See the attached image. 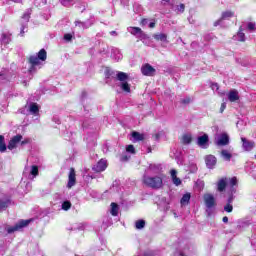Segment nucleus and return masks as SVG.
Instances as JSON below:
<instances>
[{
  "label": "nucleus",
  "mask_w": 256,
  "mask_h": 256,
  "mask_svg": "<svg viewBox=\"0 0 256 256\" xmlns=\"http://www.w3.org/2000/svg\"><path fill=\"white\" fill-rule=\"evenodd\" d=\"M197 145L201 147L202 149H207L209 147V136L207 134H204L197 139Z\"/></svg>",
  "instance_id": "nucleus-10"
},
{
  "label": "nucleus",
  "mask_w": 256,
  "mask_h": 256,
  "mask_svg": "<svg viewBox=\"0 0 256 256\" xmlns=\"http://www.w3.org/2000/svg\"><path fill=\"white\" fill-rule=\"evenodd\" d=\"M121 59H123V55L118 54V56H117L116 60H117V61H119V60H121Z\"/></svg>",
  "instance_id": "nucleus-48"
},
{
  "label": "nucleus",
  "mask_w": 256,
  "mask_h": 256,
  "mask_svg": "<svg viewBox=\"0 0 256 256\" xmlns=\"http://www.w3.org/2000/svg\"><path fill=\"white\" fill-rule=\"evenodd\" d=\"M228 203H233V197H230V198L228 199Z\"/></svg>",
  "instance_id": "nucleus-50"
},
{
  "label": "nucleus",
  "mask_w": 256,
  "mask_h": 256,
  "mask_svg": "<svg viewBox=\"0 0 256 256\" xmlns=\"http://www.w3.org/2000/svg\"><path fill=\"white\" fill-rule=\"evenodd\" d=\"M224 211H226V213H231V211H233V205L227 204V205L224 207Z\"/></svg>",
  "instance_id": "nucleus-39"
},
{
  "label": "nucleus",
  "mask_w": 256,
  "mask_h": 256,
  "mask_svg": "<svg viewBox=\"0 0 256 256\" xmlns=\"http://www.w3.org/2000/svg\"><path fill=\"white\" fill-rule=\"evenodd\" d=\"M225 109H227V104L222 103L221 107H220V113H223V111H225Z\"/></svg>",
  "instance_id": "nucleus-43"
},
{
  "label": "nucleus",
  "mask_w": 256,
  "mask_h": 256,
  "mask_svg": "<svg viewBox=\"0 0 256 256\" xmlns=\"http://www.w3.org/2000/svg\"><path fill=\"white\" fill-rule=\"evenodd\" d=\"M62 209L64 211H69L71 209V202L70 201H65L62 203Z\"/></svg>",
  "instance_id": "nucleus-34"
},
{
  "label": "nucleus",
  "mask_w": 256,
  "mask_h": 256,
  "mask_svg": "<svg viewBox=\"0 0 256 256\" xmlns=\"http://www.w3.org/2000/svg\"><path fill=\"white\" fill-rule=\"evenodd\" d=\"M29 19H30L29 12L24 13V15L22 16V27H21V31H20L21 37H23V35H25V29L27 28V23H29Z\"/></svg>",
  "instance_id": "nucleus-13"
},
{
  "label": "nucleus",
  "mask_w": 256,
  "mask_h": 256,
  "mask_svg": "<svg viewBox=\"0 0 256 256\" xmlns=\"http://www.w3.org/2000/svg\"><path fill=\"white\" fill-rule=\"evenodd\" d=\"M117 79L118 81H121L119 87L122 91H125V93H131V86L127 83V79H129L127 73L117 72Z\"/></svg>",
  "instance_id": "nucleus-3"
},
{
  "label": "nucleus",
  "mask_w": 256,
  "mask_h": 256,
  "mask_svg": "<svg viewBox=\"0 0 256 256\" xmlns=\"http://www.w3.org/2000/svg\"><path fill=\"white\" fill-rule=\"evenodd\" d=\"M128 31L132 35H138L140 41H143V43H145V41H147V39H149V36H147V34H145L143 32V30H141V28H139V27H130V28H128Z\"/></svg>",
  "instance_id": "nucleus-7"
},
{
  "label": "nucleus",
  "mask_w": 256,
  "mask_h": 256,
  "mask_svg": "<svg viewBox=\"0 0 256 256\" xmlns=\"http://www.w3.org/2000/svg\"><path fill=\"white\" fill-rule=\"evenodd\" d=\"M0 41L4 45H9L11 43V34L10 33H2L0 36Z\"/></svg>",
  "instance_id": "nucleus-20"
},
{
  "label": "nucleus",
  "mask_w": 256,
  "mask_h": 256,
  "mask_svg": "<svg viewBox=\"0 0 256 256\" xmlns=\"http://www.w3.org/2000/svg\"><path fill=\"white\" fill-rule=\"evenodd\" d=\"M19 143L21 145H27V143H29V139L23 140V136H21V134H17L10 139L8 143V149L10 151H13V149H17V145H19Z\"/></svg>",
  "instance_id": "nucleus-4"
},
{
  "label": "nucleus",
  "mask_w": 256,
  "mask_h": 256,
  "mask_svg": "<svg viewBox=\"0 0 256 256\" xmlns=\"http://www.w3.org/2000/svg\"><path fill=\"white\" fill-rule=\"evenodd\" d=\"M107 169V160L101 159L95 166H94V171L97 173H101Z\"/></svg>",
  "instance_id": "nucleus-15"
},
{
  "label": "nucleus",
  "mask_w": 256,
  "mask_h": 256,
  "mask_svg": "<svg viewBox=\"0 0 256 256\" xmlns=\"http://www.w3.org/2000/svg\"><path fill=\"white\" fill-rule=\"evenodd\" d=\"M153 38H154L156 41H162V43L167 42V34H164V33L154 34V35H153Z\"/></svg>",
  "instance_id": "nucleus-25"
},
{
  "label": "nucleus",
  "mask_w": 256,
  "mask_h": 256,
  "mask_svg": "<svg viewBox=\"0 0 256 256\" xmlns=\"http://www.w3.org/2000/svg\"><path fill=\"white\" fill-rule=\"evenodd\" d=\"M64 39L65 41H71V39H73V36L71 34H65Z\"/></svg>",
  "instance_id": "nucleus-42"
},
{
  "label": "nucleus",
  "mask_w": 256,
  "mask_h": 256,
  "mask_svg": "<svg viewBox=\"0 0 256 256\" xmlns=\"http://www.w3.org/2000/svg\"><path fill=\"white\" fill-rule=\"evenodd\" d=\"M135 228L136 229H144L145 228V220H137L135 222Z\"/></svg>",
  "instance_id": "nucleus-32"
},
{
  "label": "nucleus",
  "mask_w": 256,
  "mask_h": 256,
  "mask_svg": "<svg viewBox=\"0 0 256 256\" xmlns=\"http://www.w3.org/2000/svg\"><path fill=\"white\" fill-rule=\"evenodd\" d=\"M242 141V147L244 149V151H252L253 147H255V142L253 141H249L246 138H241Z\"/></svg>",
  "instance_id": "nucleus-14"
},
{
  "label": "nucleus",
  "mask_w": 256,
  "mask_h": 256,
  "mask_svg": "<svg viewBox=\"0 0 256 256\" xmlns=\"http://www.w3.org/2000/svg\"><path fill=\"white\" fill-rule=\"evenodd\" d=\"M7 151V145L5 144V137L0 135V152L5 153Z\"/></svg>",
  "instance_id": "nucleus-27"
},
{
  "label": "nucleus",
  "mask_w": 256,
  "mask_h": 256,
  "mask_svg": "<svg viewBox=\"0 0 256 256\" xmlns=\"http://www.w3.org/2000/svg\"><path fill=\"white\" fill-rule=\"evenodd\" d=\"M217 187H218V191L220 192L225 191V187H227V178H221L218 181Z\"/></svg>",
  "instance_id": "nucleus-21"
},
{
  "label": "nucleus",
  "mask_w": 256,
  "mask_h": 256,
  "mask_svg": "<svg viewBox=\"0 0 256 256\" xmlns=\"http://www.w3.org/2000/svg\"><path fill=\"white\" fill-rule=\"evenodd\" d=\"M229 143V135L227 133H222L216 138V145L219 147H225Z\"/></svg>",
  "instance_id": "nucleus-9"
},
{
  "label": "nucleus",
  "mask_w": 256,
  "mask_h": 256,
  "mask_svg": "<svg viewBox=\"0 0 256 256\" xmlns=\"http://www.w3.org/2000/svg\"><path fill=\"white\" fill-rule=\"evenodd\" d=\"M170 175H171L173 184L176 185V187H179V185H181L182 181H181V178L177 177V170L172 169L170 171Z\"/></svg>",
  "instance_id": "nucleus-19"
},
{
  "label": "nucleus",
  "mask_w": 256,
  "mask_h": 256,
  "mask_svg": "<svg viewBox=\"0 0 256 256\" xmlns=\"http://www.w3.org/2000/svg\"><path fill=\"white\" fill-rule=\"evenodd\" d=\"M75 183H76L75 169L71 168L68 176V184H67L68 189H71V187H74Z\"/></svg>",
  "instance_id": "nucleus-18"
},
{
  "label": "nucleus",
  "mask_w": 256,
  "mask_h": 256,
  "mask_svg": "<svg viewBox=\"0 0 256 256\" xmlns=\"http://www.w3.org/2000/svg\"><path fill=\"white\" fill-rule=\"evenodd\" d=\"M229 185L231 187H235V185H237V178L236 177H233L229 180Z\"/></svg>",
  "instance_id": "nucleus-38"
},
{
  "label": "nucleus",
  "mask_w": 256,
  "mask_h": 256,
  "mask_svg": "<svg viewBox=\"0 0 256 256\" xmlns=\"http://www.w3.org/2000/svg\"><path fill=\"white\" fill-rule=\"evenodd\" d=\"M126 151L127 153H131L132 155H135V146L133 145L126 146Z\"/></svg>",
  "instance_id": "nucleus-35"
},
{
  "label": "nucleus",
  "mask_w": 256,
  "mask_h": 256,
  "mask_svg": "<svg viewBox=\"0 0 256 256\" xmlns=\"http://www.w3.org/2000/svg\"><path fill=\"white\" fill-rule=\"evenodd\" d=\"M227 97L230 103H235L236 101H239V91L232 89L227 94Z\"/></svg>",
  "instance_id": "nucleus-16"
},
{
  "label": "nucleus",
  "mask_w": 256,
  "mask_h": 256,
  "mask_svg": "<svg viewBox=\"0 0 256 256\" xmlns=\"http://www.w3.org/2000/svg\"><path fill=\"white\" fill-rule=\"evenodd\" d=\"M61 4L64 7H69V6L73 5V0H61Z\"/></svg>",
  "instance_id": "nucleus-36"
},
{
  "label": "nucleus",
  "mask_w": 256,
  "mask_h": 256,
  "mask_svg": "<svg viewBox=\"0 0 256 256\" xmlns=\"http://www.w3.org/2000/svg\"><path fill=\"white\" fill-rule=\"evenodd\" d=\"M184 103H189V100L184 101Z\"/></svg>",
  "instance_id": "nucleus-52"
},
{
  "label": "nucleus",
  "mask_w": 256,
  "mask_h": 256,
  "mask_svg": "<svg viewBox=\"0 0 256 256\" xmlns=\"http://www.w3.org/2000/svg\"><path fill=\"white\" fill-rule=\"evenodd\" d=\"M192 171H193V173H195V171H197V166L196 165L192 166Z\"/></svg>",
  "instance_id": "nucleus-49"
},
{
  "label": "nucleus",
  "mask_w": 256,
  "mask_h": 256,
  "mask_svg": "<svg viewBox=\"0 0 256 256\" xmlns=\"http://www.w3.org/2000/svg\"><path fill=\"white\" fill-rule=\"evenodd\" d=\"M141 23H142V25H147L149 23V20L148 19H143Z\"/></svg>",
  "instance_id": "nucleus-46"
},
{
  "label": "nucleus",
  "mask_w": 256,
  "mask_h": 256,
  "mask_svg": "<svg viewBox=\"0 0 256 256\" xmlns=\"http://www.w3.org/2000/svg\"><path fill=\"white\" fill-rule=\"evenodd\" d=\"M234 41H245V33H243V29L240 28L237 35L233 36Z\"/></svg>",
  "instance_id": "nucleus-24"
},
{
  "label": "nucleus",
  "mask_w": 256,
  "mask_h": 256,
  "mask_svg": "<svg viewBox=\"0 0 256 256\" xmlns=\"http://www.w3.org/2000/svg\"><path fill=\"white\" fill-rule=\"evenodd\" d=\"M248 29H249V31L255 30V23H253V22L248 23Z\"/></svg>",
  "instance_id": "nucleus-41"
},
{
  "label": "nucleus",
  "mask_w": 256,
  "mask_h": 256,
  "mask_svg": "<svg viewBox=\"0 0 256 256\" xmlns=\"http://www.w3.org/2000/svg\"><path fill=\"white\" fill-rule=\"evenodd\" d=\"M143 183L144 185H147V187H151L152 189H161V187H163V178L161 176H144Z\"/></svg>",
  "instance_id": "nucleus-2"
},
{
  "label": "nucleus",
  "mask_w": 256,
  "mask_h": 256,
  "mask_svg": "<svg viewBox=\"0 0 256 256\" xmlns=\"http://www.w3.org/2000/svg\"><path fill=\"white\" fill-rule=\"evenodd\" d=\"M129 159H130V156L127 157V155H123L121 158L122 161H129Z\"/></svg>",
  "instance_id": "nucleus-44"
},
{
  "label": "nucleus",
  "mask_w": 256,
  "mask_h": 256,
  "mask_svg": "<svg viewBox=\"0 0 256 256\" xmlns=\"http://www.w3.org/2000/svg\"><path fill=\"white\" fill-rule=\"evenodd\" d=\"M132 137L134 141H143V139H145V135L139 132H132Z\"/></svg>",
  "instance_id": "nucleus-28"
},
{
  "label": "nucleus",
  "mask_w": 256,
  "mask_h": 256,
  "mask_svg": "<svg viewBox=\"0 0 256 256\" xmlns=\"http://www.w3.org/2000/svg\"><path fill=\"white\" fill-rule=\"evenodd\" d=\"M149 27H150V29H153L155 27V22H150Z\"/></svg>",
  "instance_id": "nucleus-47"
},
{
  "label": "nucleus",
  "mask_w": 256,
  "mask_h": 256,
  "mask_svg": "<svg viewBox=\"0 0 256 256\" xmlns=\"http://www.w3.org/2000/svg\"><path fill=\"white\" fill-rule=\"evenodd\" d=\"M221 155H222L224 161H231L232 155H231V153L229 151L222 150L221 151Z\"/></svg>",
  "instance_id": "nucleus-30"
},
{
  "label": "nucleus",
  "mask_w": 256,
  "mask_h": 256,
  "mask_svg": "<svg viewBox=\"0 0 256 256\" xmlns=\"http://www.w3.org/2000/svg\"><path fill=\"white\" fill-rule=\"evenodd\" d=\"M141 71L147 77H153L156 72L155 68H153V66H151L150 64H145L144 66H142Z\"/></svg>",
  "instance_id": "nucleus-11"
},
{
  "label": "nucleus",
  "mask_w": 256,
  "mask_h": 256,
  "mask_svg": "<svg viewBox=\"0 0 256 256\" xmlns=\"http://www.w3.org/2000/svg\"><path fill=\"white\" fill-rule=\"evenodd\" d=\"M110 34H111V35H117V32L111 31Z\"/></svg>",
  "instance_id": "nucleus-51"
},
{
  "label": "nucleus",
  "mask_w": 256,
  "mask_h": 256,
  "mask_svg": "<svg viewBox=\"0 0 256 256\" xmlns=\"http://www.w3.org/2000/svg\"><path fill=\"white\" fill-rule=\"evenodd\" d=\"M191 141H193L191 134H184L182 136V142L184 143V145H189V143H191Z\"/></svg>",
  "instance_id": "nucleus-29"
},
{
  "label": "nucleus",
  "mask_w": 256,
  "mask_h": 256,
  "mask_svg": "<svg viewBox=\"0 0 256 256\" xmlns=\"http://www.w3.org/2000/svg\"><path fill=\"white\" fill-rule=\"evenodd\" d=\"M189 201H191V194L189 193H186L182 196L181 200H180V203L183 206L185 205H189Z\"/></svg>",
  "instance_id": "nucleus-26"
},
{
  "label": "nucleus",
  "mask_w": 256,
  "mask_h": 256,
  "mask_svg": "<svg viewBox=\"0 0 256 256\" xmlns=\"http://www.w3.org/2000/svg\"><path fill=\"white\" fill-rule=\"evenodd\" d=\"M76 27H83L84 29H87L89 27H91V25H93V23H85V22H81V21H76Z\"/></svg>",
  "instance_id": "nucleus-31"
},
{
  "label": "nucleus",
  "mask_w": 256,
  "mask_h": 256,
  "mask_svg": "<svg viewBox=\"0 0 256 256\" xmlns=\"http://www.w3.org/2000/svg\"><path fill=\"white\" fill-rule=\"evenodd\" d=\"M205 163L208 169H214L217 165V158L213 155H208L205 157Z\"/></svg>",
  "instance_id": "nucleus-12"
},
{
  "label": "nucleus",
  "mask_w": 256,
  "mask_h": 256,
  "mask_svg": "<svg viewBox=\"0 0 256 256\" xmlns=\"http://www.w3.org/2000/svg\"><path fill=\"white\" fill-rule=\"evenodd\" d=\"M204 203L207 208L206 212L208 213V215H211L210 209H213V207H215L216 205L215 196H213V194H205Z\"/></svg>",
  "instance_id": "nucleus-6"
},
{
  "label": "nucleus",
  "mask_w": 256,
  "mask_h": 256,
  "mask_svg": "<svg viewBox=\"0 0 256 256\" xmlns=\"http://www.w3.org/2000/svg\"><path fill=\"white\" fill-rule=\"evenodd\" d=\"M233 15L234 13L231 11L223 12L221 18L214 22V27H218V25H221V21H223L224 19H231Z\"/></svg>",
  "instance_id": "nucleus-17"
},
{
  "label": "nucleus",
  "mask_w": 256,
  "mask_h": 256,
  "mask_svg": "<svg viewBox=\"0 0 256 256\" xmlns=\"http://www.w3.org/2000/svg\"><path fill=\"white\" fill-rule=\"evenodd\" d=\"M211 89H212L213 91H219V84L213 83V84L211 85Z\"/></svg>",
  "instance_id": "nucleus-40"
},
{
  "label": "nucleus",
  "mask_w": 256,
  "mask_h": 256,
  "mask_svg": "<svg viewBox=\"0 0 256 256\" xmlns=\"http://www.w3.org/2000/svg\"><path fill=\"white\" fill-rule=\"evenodd\" d=\"M110 213L113 215V217H117V215H119V205H117V203H111Z\"/></svg>",
  "instance_id": "nucleus-23"
},
{
  "label": "nucleus",
  "mask_w": 256,
  "mask_h": 256,
  "mask_svg": "<svg viewBox=\"0 0 256 256\" xmlns=\"http://www.w3.org/2000/svg\"><path fill=\"white\" fill-rule=\"evenodd\" d=\"M7 205H9L8 201L0 200V211H3V209H6Z\"/></svg>",
  "instance_id": "nucleus-37"
},
{
  "label": "nucleus",
  "mask_w": 256,
  "mask_h": 256,
  "mask_svg": "<svg viewBox=\"0 0 256 256\" xmlns=\"http://www.w3.org/2000/svg\"><path fill=\"white\" fill-rule=\"evenodd\" d=\"M23 175L28 177V179H35L37 175H39V166L32 165V166H25Z\"/></svg>",
  "instance_id": "nucleus-5"
},
{
  "label": "nucleus",
  "mask_w": 256,
  "mask_h": 256,
  "mask_svg": "<svg viewBox=\"0 0 256 256\" xmlns=\"http://www.w3.org/2000/svg\"><path fill=\"white\" fill-rule=\"evenodd\" d=\"M222 221L223 223H229V218L227 216H224Z\"/></svg>",
  "instance_id": "nucleus-45"
},
{
  "label": "nucleus",
  "mask_w": 256,
  "mask_h": 256,
  "mask_svg": "<svg viewBox=\"0 0 256 256\" xmlns=\"http://www.w3.org/2000/svg\"><path fill=\"white\" fill-rule=\"evenodd\" d=\"M47 60V51L45 49H41L37 55H32L29 57V63L31 67L29 68L30 73H34V71L41 69V65H43V61Z\"/></svg>",
  "instance_id": "nucleus-1"
},
{
  "label": "nucleus",
  "mask_w": 256,
  "mask_h": 256,
  "mask_svg": "<svg viewBox=\"0 0 256 256\" xmlns=\"http://www.w3.org/2000/svg\"><path fill=\"white\" fill-rule=\"evenodd\" d=\"M31 223V220H20L15 226H11L7 228V233H15V231H21L23 227H27Z\"/></svg>",
  "instance_id": "nucleus-8"
},
{
  "label": "nucleus",
  "mask_w": 256,
  "mask_h": 256,
  "mask_svg": "<svg viewBox=\"0 0 256 256\" xmlns=\"http://www.w3.org/2000/svg\"><path fill=\"white\" fill-rule=\"evenodd\" d=\"M174 11L177 13H184L185 12V4H179L175 7Z\"/></svg>",
  "instance_id": "nucleus-33"
},
{
  "label": "nucleus",
  "mask_w": 256,
  "mask_h": 256,
  "mask_svg": "<svg viewBox=\"0 0 256 256\" xmlns=\"http://www.w3.org/2000/svg\"><path fill=\"white\" fill-rule=\"evenodd\" d=\"M28 109L32 115H37V113H39V105H37V103H30Z\"/></svg>",
  "instance_id": "nucleus-22"
}]
</instances>
